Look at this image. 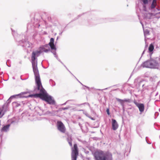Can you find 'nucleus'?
Masks as SVG:
<instances>
[{
  "label": "nucleus",
  "instance_id": "f257e3e1",
  "mask_svg": "<svg viewBox=\"0 0 160 160\" xmlns=\"http://www.w3.org/2000/svg\"><path fill=\"white\" fill-rule=\"evenodd\" d=\"M41 52L38 50L33 51L32 54V63L33 70L34 73L35 82L38 90L40 91L39 93L31 94L29 97H39L43 100L47 102L48 103L53 104L55 103L54 100L52 99L51 96L48 95L45 90L43 88L42 85L41 79L37 66V61L35 60L41 54Z\"/></svg>",
  "mask_w": 160,
  "mask_h": 160
},
{
  "label": "nucleus",
  "instance_id": "f03ea898",
  "mask_svg": "<svg viewBox=\"0 0 160 160\" xmlns=\"http://www.w3.org/2000/svg\"><path fill=\"white\" fill-rule=\"evenodd\" d=\"M143 68L158 69L160 66V58L158 57L150 58V59L142 63Z\"/></svg>",
  "mask_w": 160,
  "mask_h": 160
},
{
  "label": "nucleus",
  "instance_id": "7ed1b4c3",
  "mask_svg": "<svg viewBox=\"0 0 160 160\" xmlns=\"http://www.w3.org/2000/svg\"><path fill=\"white\" fill-rule=\"evenodd\" d=\"M94 157L96 160H112V156L109 152H106L98 150L94 153Z\"/></svg>",
  "mask_w": 160,
  "mask_h": 160
},
{
  "label": "nucleus",
  "instance_id": "20e7f679",
  "mask_svg": "<svg viewBox=\"0 0 160 160\" xmlns=\"http://www.w3.org/2000/svg\"><path fill=\"white\" fill-rule=\"evenodd\" d=\"M67 141L68 142L70 146L72 147V138L71 135H68ZM72 160H76L77 156L78 155V148L76 144H74L73 148H72Z\"/></svg>",
  "mask_w": 160,
  "mask_h": 160
},
{
  "label": "nucleus",
  "instance_id": "39448f33",
  "mask_svg": "<svg viewBox=\"0 0 160 160\" xmlns=\"http://www.w3.org/2000/svg\"><path fill=\"white\" fill-rule=\"evenodd\" d=\"M57 126L58 129L61 132L64 133L66 131V128L64 125L61 121H58Z\"/></svg>",
  "mask_w": 160,
  "mask_h": 160
},
{
  "label": "nucleus",
  "instance_id": "423d86ee",
  "mask_svg": "<svg viewBox=\"0 0 160 160\" xmlns=\"http://www.w3.org/2000/svg\"><path fill=\"white\" fill-rule=\"evenodd\" d=\"M54 39L53 38H51L50 39V42H49L48 44H46L44 45H43V46H45V48H48L49 46L52 49L56 50V48L54 44Z\"/></svg>",
  "mask_w": 160,
  "mask_h": 160
},
{
  "label": "nucleus",
  "instance_id": "0eeeda50",
  "mask_svg": "<svg viewBox=\"0 0 160 160\" xmlns=\"http://www.w3.org/2000/svg\"><path fill=\"white\" fill-rule=\"evenodd\" d=\"M133 102L136 106L138 108L141 113H142V112L144 111V104L142 103H139L136 101H134Z\"/></svg>",
  "mask_w": 160,
  "mask_h": 160
},
{
  "label": "nucleus",
  "instance_id": "6e6552de",
  "mask_svg": "<svg viewBox=\"0 0 160 160\" xmlns=\"http://www.w3.org/2000/svg\"><path fill=\"white\" fill-rule=\"evenodd\" d=\"M112 126L113 130H116L118 127V125L116 121L113 119H112Z\"/></svg>",
  "mask_w": 160,
  "mask_h": 160
},
{
  "label": "nucleus",
  "instance_id": "1a4fd4ad",
  "mask_svg": "<svg viewBox=\"0 0 160 160\" xmlns=\"http://www.w3.org/2000/svg\"><path fill=\"white\" fill-rule=\"evenodd\" d=\"M22 94L21 93H20L18 94L14 95L10 97V98L8 99V100L7 101V102L8 103H9L11 102V99L13 98H17L18 97L21 98L22 97Z\"/></svg>",
  "mask_w": 160,
  "mask_h": 160
},
{
  "label": "nucleus",
  "instance_id": "9d476101",
  "mask_svg": "<svg viewBox=\"0 0 160 160\" xmlns=\"http://www.w3.org/2000/svg\"><path fill=\"white\" fill-rule=\"evenodd\" d=\"M39 50L41 51V53L43 52H47L50 51V49L49 48H45V46H42L39 47Z\"/></svg>",
  "mask_w": 160,
  "mask_h": 160
},
{
  "label": "nucleus",
  "instance_id": "9b49d317",
  "mask_svg": "<svg viewBox=\"0 0 160 160\" xmlns=\"http://www.w3.org/2000/svg\"><path fill=\"white\" fill-rule=\"evenodd\" d=\"M10 124H8L4 126L2 128L1 131L2 132H6L9 130Z\"/></svg>",
  "mask_w": 160,
  "mask_h": 160
},
{
  "label": "nucleus",
  "instance_id": "f8f14e48",
  "mask_svg": "<svg viewBox=\"0 0 160 160\" xmlns=\"http://www.w3.org/2000/svg\"><path fill=\"white\" fill-rule=\"evenodd\" d=\"M154 48V45L153 44H151L148 48V52L150 53V55H151L152 54Z\"/></svg>",
  "mask_w": 160,
  "mask_h": 160
},
{
  "label": "nucleus",
  "instance_id": "ddd939ff",
  "mask_svg": "<svg viewBox=\"0 0 160 160\" xmlns=\"http://www.w3.org/2000/svg\"><path fill=\"white\" fill-rule=\"evenodd\" d=\"M157 5V2L156 0H153L152 4L151 5V8L152 9L154 8Z\"/></svg>",
  "mask_w": 160,
  "mask_h": 160
},
{
  "label": "nucleus",
  "instance_id": "4468645a",
  "mask_svg": "<svg viewBox=\"0 0 160 160\" xmlns=\"http://www.w3.org/2000/svg\"><path fill=\"white\" fill-rule=\"evenodd\" d=\"M24 45L26 48H30L32 47V44L28 42H26L24 43Z\"/></svg>",
  "mask_w": 160,
  "mask_h": 160
},
{
  "label": "nucleus",
  "instance_id": "2eb2a0df",
  "mask_svg": "<svg viewBox=\"0 0 160 160\" xmlns=\"http://www.w3.org/2000/svg\"><path fill=\"white\" fill-rule=\"evenodd\" d=\"M49 82L52 86H54L55 85V83L52 79H50Z\"/></svg>",
  "mask_w": 160,
  "mask_h": 160
},
{
  "label": "nucleus",
  "instance_id": "dca6fc26",
  "mask_svg": "<svg viewBox=\"0 0 160 160\" xmlns=\"http://www.w3.org/2000/svg\"><path fill=\"white\" fill-rule=\"evenodd\" d=\"M144 33V35L145 36L148 34L149 33V31L147 29L144 30L143 29Z\"/></svg>",
  "mask_w": 160,
  "mask_h": 160
},
{
  "label": "nucleus",
  "instance_id": "f3484780",
  "mask_svg": "<svg viewBox=\"0 0 160 160\" xmlns=\"http://www.w3.org/2000/svg\"><path fill=\"white\" fill-rule=\"evenodd\" d=\"M12 105L14 107H17L19 106L20 104L16 102H14L12 103Z\"/></svg>",
  "mask_w": 160,
  "mask_h": 160
},
{
  "label": "nucleus",
  "instance_id": "a211bd4d",
  "mask_svg": "<svg viewBox=\"0 0 160 160\" xmlns=\"http://www.w3.org/2000/svg\"><path fill=\"white\" fill-rule=\"evenodd\" d=\"M52 52L53 53V54L54 55V56L57 58V59H58V56L56 55V51H54L53 52Z\"/></svg>",
  "mask_w": 160,
  "mask_h": 160
},
{
  "label": "nucleus",
  "instance_id": "6ab92c4d",
  "mask_svg": "<svg viewBox=\"0 0 160 160\" xmlns=\"http://www.w3.org/2000/svg\"><path fill=\"white\" fill-rule=\"evenodd\" d=\"M145 84H144L142 85V87L143 88V89H147V86H146Z\"/></svg>",
  "mask_w": 160,
  "mask_h": 160
},
{
  "label": "nucleus",
  "instance_id": "aec40b11",
  "mask_svg": "<svg viewBox=\"0 0 160 160\" xmlns=\"http://www.w3.org/2000/svg\"><path fill=\"white\" fill-rule=\"evenodd\" d=\"M45 114H47V115H48V114H50V115H52V113L49 111H47V112H46Z\"/></svg>",
  "mask_w": 160,
  "mask_h": 160
},
{
  "label": "nucleus",
  "instance_id": "412c9836",
  "mask_svg": "<svg viewBox=\"0 0 160 160\" xmlns=\"http://www.w3.org/2000/svg\"><path fill=\"white\" fill-rule=\"evenodd\" d=\"M117 100L118 102H120L121 103H122L123 102V100L121 99H119V98H117Z\"/></svg>",
  "mask_w": 160,
  "mask_h": 160
},
{
  "label": "nucleus",
  "instance_id": "4be33fe9",
  "mask_svg": "<svg viewBox=\"0 0 160 160\" xmlns=\"http://www.w3.org/2000/svg\"><path fill=\"white\" fill-rule=\"evenodd\" d=\"M142 1L144 4H146L148 3V0H142Z\"/></svg>",
  "mask_w": 160,
  "mask_h": 160
},
{
  "label": "nucleus",
  "instance_id": "5701e85b",
  "mask_svg": "<svg viewBox=\"0 0 160 160\" xmlns=\"http://www.w3.org/2000/svg\"><path fill=\"white\" fill-rule=\"evenodd\" d=\"M83 113L87 117H89V116L88 115V113H87V112L86 111H84L83 112Z\"/></svg>",
  "mask_w": 160,
  "mask_h": 160
},
{
  "label": "nucleus",
  "instance_id": "b1692460",
  "mask_svg": "<svg viewBox=\"0 0 160 160\" xmlns=\"http://www.w3.org/2000/svg\"><path fill=\"white\" fill-rule=\"evenodd\" d=\"M123 101L126 102H130V100L129 99H125L123 100Z\"/></svg>",
  "mask_w": 160,
  "mask_h": 160
},
{
  "label": "nucleus",
  "instance_id": "393cba45",
  "mask_svg": "<svg viewBox=\"0 0 160 160\" xmlns=\"http://www.w3.org/2000/svg\"><path fill=\"white\" fill-rule=\"evenodd\" d=\"M107 114L108 115H109L110 114V113H109V109H107Z\"/></svg>",
  "mask_w": 160,
  "mask_h": 160
},
{
  "label": "nucleus",
  "instance_id": "a878e982",
  "mask_svg": "<svg viewBox=\"0 0 160 160\" xmlns=\"http://www.w3.org/2000/svg\"><path fill=\"white\" fill-rule=\"evenodd\" d=\"M88 118H90L91 119H92V120H95V119L91 117L90 116H89Z\"/></svg>",
  "mask_w": 160,
  "mask_h": 160
},
{
  "label": "nucleus",
  "instance_id": "bb28decb",
  "mask_svg": "<svg viewBox=\"0 0 160 160\" xmlns=\"http://www.w3.org/2000/svg\"><path fill=\"white\" fill-rule=\"evenodd\" d=\"M138 79V78L135 79V82H137Z\"/></svg>",
  "mask_w": 160,
  "mask_h": 160
},
{
  "label": "nucleus",
  "instance_id": "cd10ccee",
  "mask_svg": "<svg viewBox=\"0 0 160 160\" xmlns=\"http://www.w3.org/2000/svg\"><path fill=\"white\" fill-rule=\"evenodd\" d=\"M68 108H63V110H65V109H68Z\"/></svg>",
  "mask_w": 160,
  "mask_h": 160
},
{
  "label": "nucleus",
  "instance_id": "c85d7f7f",
  "mask_svg": "<svg viewBox=\"0 0 160 160\" xmlns=\"http://www.w3.org/2000/svg\"><path fill=\"white\" fill-rule=\"evenodd\" d=\"M140 23H141V24L142 25V27H143V24H142V23L141 22H140Z\"/></svg>",
  "mask_w": 160,
  "mask_h": 160
},
{
  "label": "nucleus",
  "instance_id": "c756f323",
  "mask_svg": "<svg viewBox=\"0 0 160 160\" xmlns=\"http://www.w3.org/2000/svg\"><path fill=\"white\" fill-rule=\"evenodd\" d=\"M145 50H144V51H143V52L142 53V55H143V54H144V53L145 52Z\"/></svg>",
  "mask_w": 160,
  "mask_h": 160
},
{
  "label": "nucleus",
  "instance_id": "7c9ffc66",
  "mask_svg": "<svg viewBox=\"0 0 160 160\" xmlns=\"http://www.w3.org/2000/svg\"><path fill=\"white\" fill-rule=\"evenodd\" d=\"M66 103H67V102H65L64 103V104H63V105H65V104H66Z\"/></svg>",
  "mask_w": 160,
  "mask_h": 160
},
{
  "label": "nucleus",
  "instance_id": "2f4dec72",
  "mask_svg": "<svg viewBox=\"0 0 160 160\" xmlns=\"http://www.w3.org/2000/svg\"><path fill=\"white\" fill-rule=\"evenodd\" d=\"M85 87H86L88 89H89V88L88 87H86V86H85Z\"/></svg>",
  "mask_w": 160,
  "mask_h": 160
},
{
  "label": "nucleus",
  "instance_id": "473e14b6",
  "mask_svg": "<svg viewBox=\"0 0 160 160\" xmlns=\"http://www.w3.org/2000/svg\"><path fill=\"white\" fill-rule=\"evenodd\" d=\"M91 112H93V111H92V110L91 109Z\"/></svg>",
  "mask_w": 160,
  "mask_h": 160
},
{
  "label": "nucleus",
  "instance_id": "72a5a7b5",
  "mask_svg": "<svg viewBox=\"0 0 160 160\" xmlns=\"http://www.w3.org/2000/svg\"><path fill=\"white\" fill-rule=\"evenodd\" d=\"M37 108L38 109H40L39 107H37Z\"/></svg>",
  "mask_w": 160,
  "mask_h": 160
},
{
  "label": "nucleus",
  "instance_id": "f704fd0d",
  "mask_svg": "<svg viewBox=\"0 0 160 160\" xmlns=\"http://www.w3.org/2000/svg\"><path fill=\"white\" fill-rule=\"evenodd\" d=\"M146 141L147 142V138H146Z\"/></svg>",
  "mask_w": 160,
  "mask_h": 160
}]
</instances>
